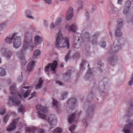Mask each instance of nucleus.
Listing matches in <instances>:
<instances>
[{
    "label": "nucleus",
    "mask_w": 133,
    "mask_h": 133,
    "mask_svg": "<svg viewBox=\"0 0 133 133\" xmlns=\"http://www.w3.org/2000/svg\"><path fill=\"white\" fill-rule=\"evenodd\" d=\"M130 1H128L126 3L125 5V6L124 8L123 12L124 14L125 15L127 14L129 11V7L130 6Z\"/></svg>",
    "instance_id": "13"
},
{
    "label": "nucleus",
    "mask_w": 133,
    "mask_h": 133,
    "mask_svg": "<svg viewBox=\"0 0 133 133\" xmlns=\"http://www.w3.org/2000/svg\"><path fill=\"white\" fill-rule=\"evenodd\" d=\"M122 1V0H118V3L119 4H121Z\"/></svg>",
    "instance_id": "49"
},
{
    "label": "nucleus",
    "mask_w": 133,
    "mask_h": 133,
    "mask_svg": "<svg viewBox=\"0 0 133 133\" xmlns=\"http://www.w3.org/2000/svg\"><path fill=\"white\" fill-rule=\"evenodd\" d=\"M53 104L54 105L57 107L58 103L57 101L54 99L53 100Z\"/></svg>",
    "instance_id": "38"
},
{
    "label": "nucleus",
    "mask_w": 133,
    "mask_h": 133,
    "mask_svg": "<svg viewBox=\"0 0 133 133\" xmlns=\"http://www.w3.org/2000/svg\"><path fill=\"white\" fill-rule=\"evenodd\" d=\"M65 28L70 31L74 32L77 29V26L75 24H72L71 26H66Z\"/></svg>",
    "instance_id": "12"
},
{
    "label": "nucleus",
    "mask_w": 133,
    "mask_h": 133,
    "mask_svg": "<svg viewBox=\"0 0 133 133\" xmlns=\"http://www.w3.org/2000/svg\"><path fill=\"white\" fill-rule=\"evenodd\" d=\"M89 74H91V70H89Z\"/></svg>",
    "instance_id": "56"
},
{
    "label": "nucleus",
    "mask_w": 133,
    "mask_h": 133,
    "mask_svg": "<svg viewBox=\"0 0 133 133\" xmlns=\"http://www.w3.org/2000/svg\"><path fill=\"white\" fill-rule=\"evenodd\" d=\"M92 43L93 44H96V41L95 40H94L93 41H92Z\"/></svg>",
    "instance_id": "50"
},
{
    "label": "nucleus",
    "mask_w": 133,
    "mask_h": 133,
    "mask_svg": "<svg viewBox=\"0 0 133 133\" xmlns=\"http://www.w3.org/2000/svg\"><path fill=\"white\" fill-rule=\"evenodd\" d=\"M121 33L119 30H117L116 31V36L118 37L121 36Z\"/></svg>",
    "instance_id": "31"
},
{
    "label": "nucleus",
    "mask_w": 133,
    "mask_h": 133,
    "mask_svg": "<svg viewBox=\"0 0 133 133\" xmlns=\"http://www.w3.org/2000/svg\"><path fill=\"white\" fill-rule=\"evenodd\" d=\"M76 101V99L75 98H72L70 99L69 101V102H74V103H75V102Z\"/></svg>",
    "instance_id": "41"
},
{
    "label": "nucleus",
    "mask_w": 133,
    "mask_h": 133,
    "mask_svg": "<svg viewBox=\"0 0 133 133\" xmlns=\"http://www.w3.org/2000/svg\"><path fill=\"white\" fill-rule=\"evenodd\" d=\"M6 56L8 58H10V56H11L12 54L11 52H9L6 54Z\"/></svg>",
    "instance_id": "37"
},
{
    "label": "nucleus",
    "mask_w": 133,
    "mask_h": 133,
    "mask_svg": "<svg viewBox=\"0 0 133 133\" xmlns=\"http://www.w3.org/2000/svg\"><path fill=\"white\" fill-rule=\"evenodd\" d=\"M9 101L10 102H11L14 105H19L20 103L19 101L16 100L14 99L12 97H9Z\"/></svg>",
    "instance_id": "15"
},
{
    "label": "nucleus",
    "mask_w": 133,
    "mask_h": 133,
    "mask_svg": "<svg viewBox=\"0 0 133 133\" xmlns=\"http://www.w3.org/2000/svg\"><path fill=\"white\" fill-rule=\"evenodd\" d=\"M8 120V116L7 115L5 116L3 118V121L5 123H6Z\"/></svg>",
    "instance_id": "36"
},
{
    "label": "nucleus",
    "mask_w": 133,
    "mask_h": 133,
    "mask_svg": "<svg viewBox=\"0 0 133 133\" xmlns=\"http://www.w3.org/2000/svg\"><path fill=\"white\" fill-rule=\"evenodd\" d=\"M96 9V7L95 6H94L93 8H92V10H95Z\"/></svg>",
    "instance_id": "52"
},
{
    "label": "nucleus",
    "mask_w": 133,
    "mask_h": 133,
    "mask_svg": "<svg viewBox=\"0 0 133 133\" xmlns=\"http://www.w3.org/2000/svg\"><path fill=\"white\" fill-rule=\"evenodd\" d=\"M61 130V128H57L55 130L54 133H60Z\"/></svg>",
    "instance_id": "30"
},
{
    "label": "nucleus",
    "mask_w": 133,
    "mask_h": 133,
    "mask_svg": "<svg viewBox=\"0 0 133 133\" xmlns=\"http://www.w3.org/2000/svg\"><path fill=\"white\" fill-rule=\"evenodd\" d=\"M24 109V106L22 105H21L18 108V111L19 112L23 113Z\"/></svg>",
    "instance_id": "28"
},
{
    "label": "nucleus",
    "mask_w": 133,
    "mask_h": 133,
    "mask_svg": "<svg viewBox=\"0 0 133 133\" xmlns=\"http://www.w3.org/2000/svg\"><path fill=\"white\" fill-rule=\"evenodd\" d=\"M43 82V80L42 78H40L36 85V88L37 89H39L41 88Z\"/></svg>",
    "instance_id": "16"
},
{
    "label": "nucleus",
    "mask_w": 133,
    "mask_h": 133,
    "mask_svg": "<svg viewBox=\"0 0 133 133\" xmlns=\"http://www.w3.org/2000/svg\"><path fill=\"white\" fill-rule=\"evenodd\" d=\"M1 63V58H0V64Z\"/></svg>",
    "instance_id": "58"
},
{
    "label": "nucleus",
    "mask_w": 133,
    "mask_h": 133,
    "mask_svg": "<svg viewBox=\"0 0 133 133\" xmlns=\"http://www.w3.org/2000/svg\"><path fill=\"white\" fill-rule=\"evenodd\" d=\"M83 7V6L82 5H81L80 6H79V7H78L77 9V10H78V11H79Z\"/></svg>",
    "instance_id": "47"
},
{
    "label": "nucleus",
    "mask_w": 133,
    "mask_h": 133,
    "mask_svg": "<svg viewBox=\"0 0 133 133\" xmlns=\"http://www.w3.org/2000/svg\"><path fill=\"white\" fill-rule=\"evenodd\" d=\"M55 25L53 23H52L50 25V28L51 29H53L54 28Z\"/></svg>",
    "instance_id": "45"
},
{
    "label": "nucleus",
    "mask_w": 133,
    "mask_h": 133,
    "mask_svg": "<svg viewBox=\"0 0 133 133\" xmlns=\"http://www.w3.org/2000/svg\"><path fill=\"white\" fill-rule=\"evenodd\" d=\"M60 1H63V0H59Z\"/></svg>",
    "instance_id": "61"
},
{
    "label": "nucleus",
    "mask_w": 133,
    "mask_h": 133,
    "mask_svg": "<svg viewBox=\"0 0 133 133\" xmlns=\"http://www.w3.org/2000/svg\"><path fill=\"white\" fill-rule=\"evenodd\" d=\"M81 0H75V2H77L79 3V1H81Z\"/></svg>",
    "instance_id": "54"
},
{
    "label": "nucleus",
    "mask_w": 133,
    "mask_h": 133,
    "mask_svg": "<svg viewBox=\"0 0 133 133\" xmlns=\"http://www.w3.org/2000/svg\"><path fill=\"white\" fill-rule=\"evenodd\" d=\"M95 36H94V38H95Z\"/></svg>",
    "instance_id": "64"
},
{
    "label": "nucleus",
    "mask_w": 133,
    "mask_h": 133,
    "mask_svg": "<svg viewBox=\"0 0 133 133\" xmlns=\"http://www.w3.org/2000/svg\"><path fill=\"white\" fill-rule=\"evenodd\" d=\"M117 25L118 26H121L123 24V21L122 19L119 18L117 20Z\"/></svg>",
    "instance_id": "26"
},
{
    "label": "nucleus",
    "mask_w": 133,
    "mask_h": 133,
    "mask_svg": "<svg viewBox=\"0 0 133 133\" xmlns=\"http://www.w3.org/2000/svg\"><path fill=\"white\" fill-rule=\"evenodd\" d=\"M63 65H63V63H61V67H63Z\"/></svg>",
    "instance_id": "55"
},
{
    "label": "nucleus",
    "mask_w": 133,
    "mask_h": 133,
    "mask_svg": "<svg viewBox=\"0 0 133 133\" xmlns=\"http://www.w3.org/2000/svg\"><path fill=\"white\" fill-rule=\"evenodd\" d=\"M22 89V92L17 93L19 96L20 98L23 97L26 98L30 94V91L29 90H26V89H30L29 87H21Z\"/></svg>",
    "instance_id": "4"
},
{
    "label": "nucleus",
    "mask_w": 133,
    "mask_h": 133,
    "mask_svg": "<svg viewBox=\"0 0 133 133\" xmlns=\"http://www.w3.org/2000/svg\"><path fill=\"white\" fill-rule=\"evenodd\" d=\"M56 83L57 84L59 85H62L63 84V83L59 81H56Z\"/></svg>",
    "instance_id": "44"
},
{
    "label": "nucleus",
    "mask_w": 133,
    "mask_h": 133,
    "mask_svg": "<svg viewBox=\"0 0 133 133\" xmlns=\"http://www.w3.org/2000/svg\"><path fill=\"white\" fill-rule=\"evenodd\" d=\"M83 123L85 124L86 125H87V123H85L84 122V121H83Z\"/></svg>",
    "instance_id": "57"
},
{
    "label": "nucleus",
    "mask_w": 133,
    "mask_h": 133,
    "mask_svg": "<svg viewBox=\"0 0 133 133\" xmlns=\"http://www.w3.org/2000/svg\"><path fill=\"white\" fill-rule=\"evenodd\" d=\"M57 66V62L55 61L51 64H48L45 68V70L46 71H48L50 70L52 71H54Z\"/></svg>",
    "instance_id": "5"
},
{
    "label": "nucleus",
    "mask_w": 133,
    "mask_h": 133,
    "mask_svg": "<svg viewBox=\"0 0 133 133\" xmlns=\"http://www.w3.org/2000/svg\"><path fill=\"white\" fill-rule=\"evenodd\" d=\"M36 130V128L33 127L30 128L27 127L26 129V131L30 133H34Z\"/></svg>",
    "instance_id": "18"
},
{
    "label": "nucleus",
    "mask_w": 133,
    "mask_h": 133,
    "mask_svg": "<svg viewBox=\"0 0 133 133\" xmlns=\"http://www.w3.org/2000/svg\"><path fill=\"white\" fill-rule=\"evenodd\" d=\"M16 36H10L6 38L5 39V41L6 42L8 43H11L12 41L14 40V37H15Z\"/></svg>",
    "instance_id": "17"
},
{
    "label": "nucleus",
    "mask_w": 133,
    "mask_h": 133,
    "mask_svg": "<svg viewBox=\"0 0 133 133\" xmlns=\"http://www.w3.org/2000/svg\"><path fill=\"white\" fill-rule=\"evenodd\" d=\"M73 9L72 7H70L67 9L66 16V19L68 20L71 19L73 16Z\"/></svg>",
    "instance_id": "9"
},
{
    "label": "nucleus",
    "mask_w": 133,
    "mask_h": 133,
    "mask_svg": "<svg viewBox=\"0 0 133 133\" xmlns=\"http://www.w3.org/2000/svg\"><path fill=\"white\" fill-rule=\"evenodd\" d=\"M75 114H73L69 117L68 120L70 123H71L72 122L74 118L75 117Z\"/></svg>",
    "instance_id": "25"
},
{
    "label": "nucleus",
    "mask_w": 133,
    "mask_h": 133,
    "mask_svg": "<svg viewBox=\"0 0 133 133\" xmlns=\"http://www.w3.org/2000/svg\"><path fill=\"white\" fill-rule=\"evenodd\" d=\"M110 35L111 36V33L110 32Z\"/></svg>",
    "instance_id": "62"
},
{
    "label": "nucleus",
    "mask_w": 133,
    "mask_h": 133,
    "mask_svg": "<svg viewBox=\"0 0 133 133\" xmlns=\"http://www.w3.org/2000/svg\"><path fill=\"white\" fill-rule=\"evenodd\" d=\"M69 44L68 38L67 37H64L62 32H59L56 36L54 42L55 47L59 48L67 47L68 48Z\"/></svg>",
    "instance_id": "2"
},
{
    "label": "nucleus",
    "mask_w": 133,
    "mask_h": 133,
    "mask_svg": "<svg viewBox=\"0 0 133 133\" xmlns=\"http://www.w3.org/2000/svg\"><path fill=\"white\" fill-rule=\"evenodd\" d=\"M69 52L65 56V60L66 61H67L69 58Z\"/></svg>",
    "instance_id": "35"
},
{
    "label": "nucleus",
    "mask_w": 133,
    "mask_h": 133,
    "mask_svg": "<svg viewBox=\"0 0 133 133\" xmlns=\"http://www.w3.org/2000/svg\"><path fill=\"white\" fill-rule=\"evenodd\" d=\"M6 24L5 23H4L0 24V31H3L6 27Z\"/></svg>",
    "instance_id": "22"
},
{
    "label": "nucleus",
    "mask_w": 133,
    "mask_h": 133,
    "mask_svg": "<svg viewBox=\"0 0 133 133\" xmlns=\"http://www.w3.org/2000/svg\"><path fill=\"white\" fill-rule=\"evenodd\" d=\"M67 94V92L66 91L63 92L62 94V97H63V98H62L61 99L62 100H63L64 99V97H65L66 96Z\"/></svg>",
    "instance_id": "33"
},
{
    "label": "nucleus",
    "mask_w": 133,
    "mask_h": 133,
    "mask_svg": "<svg viewBox=\"0 0 133 133\" xmlns=\"http://www.w3.org/2000/svg\"><path fill=\"white\" fill-rule=\"evenodd\" d=\"M43 39L41 36L36 35L34 39V45L35 46L40 44L43 42Z\"/></svg>",
    "instance_id": "8"
},
{
    "label": "nucleus",
    "mask_w": 133,
    "mask_h": 133,
    "mask_svg": "<svg viewBox=\"0 0 133 133\" xmlns=\"http://www.w3.org/2000/svg\"><path fill=\"white\" fill-rule=\"evenodd\" d=\"M121 48V47L120 46H116L115 47L114 46L112 47L111 49L114 51L116 52L118 50H119Z\"/></svg>",
    "instance_id": "24"
},
{
    "label": "nucleus",
    "mask_w": 133,
    "mask_h": 133,
    "mask_svg": "<svg viewBox=\"0 0 133 133\" xmlns=\"http://www.w3.org/2000/svg\"><path fill=\"white\" fill-rule=\"evenodd\" d=\"M26 16L28 18L31 19H34V17L32 16L31 14L29 13V11H26Z\"/></svg>",
    "instance_id": "21"
},
{
    "label": "nucleus",
    "mask_w": 133,
    "mask_h": 133,
    "mask_svg": "<svg viewBox=\"0 0 133 133\" xmlns=\"http://www.w3.org/2000/svg\"><path fill=\"white\" fill-rule=\"evenodd\" d=\"M5 49H2L0 50L1 51L2 53L3 52H4V51H5Z\"/></svg>",
    "instance_id": "51"
},
{
    "label": "nucleus",
    "mask_w": 133,
    "mask_h": 133,
    "mask_svg": "<svg viewBox=\"0 0 133 133\" xmlns=\"http://www.w3.org/2000/svg\"><path fill=\"white\" fill-rule=\"evenodd\" d=\"M29 34L26 33L24 34V39L23 44V48L21 51L18 52L17 54V56L21 60L24 59L25 51L27 49L32 50L34 46L32 45V40L29 36Z\"/></svg>",
    "instance_id": "1"
},
{
    "label": "nucleus",
    "mask_w": 133,
    "mask_h": 133,
    "mask_svg": "<svg viewBox=\"0 0 133 133\" xmlns=\"http://www.w3.org/2000/svg\"><path fill=\"white\" fill-rule=\"evenodd\" d=\"M84 65V64L83 63V62H82L80 65V69L81 70H82V68H83Z\"/></svg>",
    "instance_id": "48"
},
{
    "label": "nucleus",
    "mask_w": 133,
    "mask_h": 133,
    "mask_svg": "<svg viewBox=\"0 0 133 133\" xmlns=\"http://www.w3.org/2000/svg\"><path fill=\"white\" fill-rule=\"evenodd\" d=\"M131 22H132V23L133 24V20Z\"/></svg>",
    "instance_id": "60"
},
{
    "label": "nucleus",
    "mask_w": 133,
    "mask_h": 133,
    "mask_svg": "<svg viewBox=\"0 0 133 133\" xmlns=\"http://www.w3.org/2000/svg\"><path fill=\"white\" fill-rule=\"evenodd\" d=\"M44 3L49 5H51L52 3L51 0H43Z\"/></svg>",
    "instance_id": "27"
},
{
    "label": "nucleus",
    "mask_w": 133,
    "mask_h": 133,
    "mask_svg": "<svg viewBox=\"0 0 133 133\" xmlns=\"http://www.w3.org/2000/svg\"><path fill=\"white\" fill-rule=\"evenodd\" d=\"M15 133H20V132H17Z\"/></svg>",
    "instance_id": "59"
},
{
    "label": "nucleus",
    "mask_w": 133,
    "mask_h": 133,
    "mask_svg": "<svg viewBox=\"0 0 133 133\" xmlns=\"http://www.w3.org/2000/svg\"><path fill=\"white\" fill-rule=\"evenodd\" d=\"M5 112V110L4 108L0 109V114L3 115Z\"/></svg>",
    "instance_id": "32"
},
{
    "label": "nucleus",
    "mask_w": 133,
    "mask_h": 133,
    "mask_svg": "<svg viewBox=\"0 0 133 133\" xmlns=\"http://www.w3.org/2000/svg\"><path fill=\"white\" fill-rule=\"evenodd\" d=\"M131 133H133V131Z\"/></svg>",
    "instance_id": "63"
},
{
    "label": "nucleus",
    "mask_w": 133,
    "mask_h": 133,
    "mask_svg": "<svg viewBox=\"0 0 133 133\" xmlns=\"http://www.w3.org/2000/svg\"><path fill=\"white\" fill-rule=\"evenodd\" d=\"M41 54V52L39 50H36L34 52L33 54V56L34 58H36L37 57L40 55Z\"/></svg>",
    "instance_id": "20"
},
{
    "label": "nucleus",
    "mask_w": 133,
    "mask_h": 133,
    "mask_svg": "<svg viewBox=\"0 0 133 133\" xmlns=\"http://www.w3.org/2000/svg\"><path fill=\"white\" fill-rule=\"evenodd\" d=\"M45 27H47L49 25V24L47 22L45 21H44L43 23Z\"/></svg>",
    "instance_id": "39"
},
{
    "label": "nucleus",
    "mask_w": 133,
    "mask_h": 133,
    "mask_svg": "<svg viewBox=\"0 0 133 133\" xmlns=\"http://www.w3.org/2000/svg\"><path fill=\"white\" fill-rule=\"evenodd\" d=\"M62 20V19L61 18H58L55 23V25H59L61 23Z\"/></svg>",
    "instance_id": "29"
},
{
    "label": "nucleus",
    "mask_w": 133,
    "mask_h": 133,
    "mask_svg": "<svg viewBox=\"0 0 133 133\" xmlns=\"http://www.w3.org/2000/svg\"><path fill=\"white\" fill-rule=\"evenodd\" d=\"M115 11L113 9H112L109 11V13L110 14H112Z\"/></svg>",
    "instance_id": "46"
},
{
    "label": "nucleus",
    "mask_w": 133,
    "mask_h": 133,
    "mask_svg": "<svg viewBox=\"0 0 133 133\" xmlns=\"http://www.w3.org/2000/svg\"><path fill=\"white\" fill-rule=\"evenodd\" d=\"M10 90L11 93L13 94H16V86L15 85H14L10 87Z\"/></svg>",
    "instance_id": "19"
},
{
    "label": "nucleus",
    "mask_w": 133,
    "mask_h": 133,
    "mask_svg": "<svg viewBox=\"0 0 133 133\" xmlns=\"http://www.w3.org/2000/svg\"><path fill=\"white\" fill-rule=\"evenodd\" d=\"M75 127V125H73L72 126H71L70 128H69L70 130L72 132V133H75L74 132H73V131Z\"/></svg>",
    "instance_id": "34"
},
{
    "label": "nucleus",
    "mask_w": 133,
    "mask_h": 133,
    "mask_svg": "<svg viewBox=\"0 0 133 133\" xmlns=\"http://www.w3.org/2000/svg\"><path fill=\"white\" fill-rule=\"evenodd\" d=\"M101 46L103 48H104L105 46V44L104 42H102L100 44Z\"/></svg>",
    "instance_id": "43"
},
{
    "label": "nucleus",
    "mask_w": 133,
    "mask_h": 133,
    "mask_svg": "<svg viewBox=\"0 0 133 133\" xmlns=\"http://www.w3.org/2000/svg\"><path fill=\"white\" fill-rule=\"evenodd\" d=\"M81 35L79 33H76L75 36L74 37L73 44L74 47L76 48H78L80 47V44L78 43L81 38Z\"/></svg>",
    "instance_id": "6"
},
{
    "label": "nucleus",
    "mask_w": 133,
    "mask_h": 133,
    "mask_svg": "<svg viewBox=\"0 0 133 133\" xmlns=\"http://www.w3.org/2000/svg\"><path fill=\"white\" fill-rule=\"evenodd\" d=\"M133 79L132 78L131 80H130L128 84L129 85L131 86L133 84Z\"/></svg>",
    "instance_id": "42"
},
{
    "label": "nucleus",
    "mask_w": 133,
    "mask_h": 133,
    "mask_svg": "<svg viewBox=\"0 0 133 133\" xmlns=\"http://www.w3.org/2000/svg\"><path fill=\"white\" fill-rule=\"evenodd\" d=\"M40 133H43L44 132V130H41V131H39Z\"/></svg>",
    "instance_id": "53"
},
{
    "label": "nucleus",
    "mask_w": 133,
    "mask_h": 133,
    "mask_svg": "<svg viewBox=\"0 0 133 133\" xmlns=\"http://www.w3.org/2000/svg\"><path fill=\"white\" fill-rule=\"evenodd\" d=\"M21 38L19 36H16L14 37L13 44L14 47L17 49L20 47L21 45Z\"/></svg>",
    "instance_id": "7"
},
{
    "label": "nucleus",
    "mask_w": 133,
    "mask_h": 133,
    "mask_svg": "<svg viewBox=\"0 0 133 133\" xmlns=\"http://www.w3.org/2000/svg\"><path fill=\"white\" fill-rule=\"evenodd\" d=\"M133 127V122H130L126 127L124 128L122 130V131L125 133H130V130L128 128H130Z\"/></svg>",
    "instance_id": "10"
},
{
    "label": "nucleus",
    "mask_w": 133,
    "mask_h": 133,
    "mask_svg": "<svg viewBox=\"0 0 133 133\" xmlns=\"http://www.w3.org/2000/svg\"><path fill=\"white\" fill-rule=\"evenodd\" d=\"M41 111L39 113L40 117L47 120L50 125H52V123L54 124L56 122V119L55 118V116L54 115H50L47 118L46 115L44 114L46 113L47 111V109L46 107H41Z\"/></svg>",
    "instance_id": "3"
},
{
    "label": "nucleus",
    "mask_w": 133,
    "mask_h": 133,
    "mask_svg": "<svg viewBox=\"0 0 133 133\" xmlns=\"http://www.w3.org/2000/svg\"><path fill=\"white\" fill-rule=\"evenodd\" d=\"M36 95V93H35V92H34L32 93L31 95H30V97L29 98H28V99H31V98L32 97L34 96H35Z\"/></svg>",
    "instance_id": "40"
},
{
    "label": "nucleus",
    "mask_w": 133,
    "mask_h": 133,
    "mask_svg": "<svg viewBox=\"0 0 133 133\" xmlns=\"http://www.w3.org/2000/svg\"><path fill=\"white\" fill-rule=\"evenodd\" d=\"M5 74V70L2 68H0V76H4Z\"/></svg>",
    "instance_id": "23"
},
{
    "label": "nucleus",
    "mask_w": 133,
    "mask_h": 133,
    "mask_svg": "<svg viewBox=\"0 0 133 133\" xmlns=\"http://www.w3.org/2000/svg\"><path fill=\"white\" fill-rule=\"evenodd\" d=\"M35 62L34 61H31L29 63L27 66V70L30 72L33 70Z\"/></svg>",
    "instance_id": "11"
},
{
    "label": "nucleus",
    "mask_w": 133,
    "mask_h": 133,
    "mask_svg": "<svg viewBox=\"0 0 133 133\" xmlns=\"http://www.w3.org/2000/svg\"><path fill=\"white\" fill-rule=\"evenodd\" d=\"M16 123L15 121H13L11 124L7 128V130L10 131L15 129L16 128Z\"/></svg>",
    "instance_id": "14"
}]
</instances>
